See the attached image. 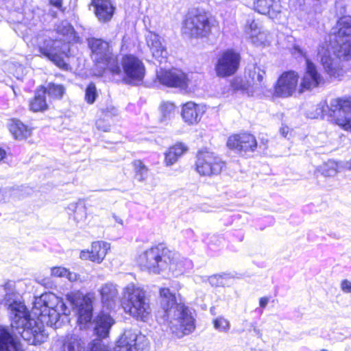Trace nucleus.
I'll list each match as a JSON object with an SVG mask.
<instances>
[{
  "mask_svg": "<svg viewBox=\"0 0 351 351\" xmlns=\"http://www.w3.org/2000/svg\"><path fill=\"white\" fill-rule=\"evenodd\" d=\"M3 304L10 312L11 331L0 328V351H23L17 335L29 344L44 342L47 339L44 324L57 328L61 326L60 316L70 313L63 300L52 293L36 298L32 313L37 316L38 321L30 318L25 305L16 293H6Z\"/></svg>",
  "mask_w": 351,
  "mask_h": 351,
  "instance_id": "1",
  "label": "nucleus"
},
{
  "mask_svg": "<svg viewBox=\"0 0 351 351\" xmlns=\"http://www.w3.org/2000/svg\"><path fill=\"white\" fill-rule=\"evenodd\" d=\"M321 62L330 77H339L343 73V62L351 59V16L340 18L332 29L328 43L319 49Z\"/></svg>",
  "mask_w": 351,
  "mask_h": 351,
  "instance_id": "2",
  "label": "nucleus"
},
{
  "mask_svg": "<svg viewBox=\"0 0 351 351\" xmlns=\"http://www.w3.org/2000/svg\"><path fill=\"white\" fill-rule=\"evenodd\" d=\"M160 304L161 319L172 335L178 338L192 333L195 329V319L193 313L188 306L178 303L175 293L168 288L160 289Z\"/></svg>",
  "mask_w": 351,
  "mask_h": 351,
  "instance_id": "3",
  "label": "nucleus"
},
{
  "mask_svg": "<svg viewBox=\"0 0 351 351\" xmlns=\"http://www.w3.org/2000/svg\"><path fill=\"white\" fill-rule=\"evenodd\" d=\"M122 307L127 314L137 321L147 322L152 313L149 299L143 288L133 283L128 285L123 290Z\"/></svg>",
  "mask_w": 351,
  "mask_h": 351,
  "instance_id": "4",
  "label": "nucleus"
},
{
  "mask_svg": "<svg viewBox=\"0 0 351 351\" xmlns=\"http://www.w3.org/2000/svg\"><path fill=\"white\" fill-rule=\"evenodd\" d=\"M138 262L143 269L154 274H159L167 268L173 270L176 265L173 253L163 244L146 250L139 255Z\"/></svg>",
  "mask_w": 351,
  "mask_h": 351,
  "instance_id": "5",
  "label": "nucleus"
},
{
  "mask_svg": "<svg viewBox=\"0 0 351 351\" xmlns=\"http://www.w3.org/2000/svg\"><path fill=\"white\" fill-rule=\"evenodd\" d=\"M88 45L91 50V58L100 69L98 75H101L106 69L113 74L121 73V68L110 43L101 38H90L88 39Z\"/></svg>",
  "mask_w": 351,
  "mask_h": 351,
  "instance_id": "6",
  "label": "nucleus"
},
{
  "mask_svg": "<svg viewBox=\"0 0 351 351\" xmlns=\"http://www.w3.org/2000/svg\"><path fill=\"white\" fill-rule=\"evenodd\" d=\"M350 109L351 103L348 101L339 98L333 99L330 101L329 105L326 101L320 102L316 108L315 114L311 115L310 117L317 119L328 115L332 118L337 125L345 128L348 119L347 115L350 113Z\"/></svg>",
  "mask_w": 351,
  "mask_h": 351,
  "instance_id": "7",
  "label": "nucleus"
},
{
  "mask_svg": "<svg viewBox=\"0 0 351 351\" xmlns=\"http://www.w3.org/2000/svg\"><path fill=\"white\" fill-rule=\"evenodd\" d=\"M94 293H88L83 295L80 291L70 292L66 295V300L75 311L77 315V322L80 325L90 323L93 318V302Z\"/></svg>",
  "mask_w": 351,
  "mask_h": 351,
  "instance_id": "8",
  "label": "nucleus"
},
{
  "mask_svg": "<svg viewBox=\"0 0 351 351\" xmlns=\"http://www.w3.org/2000/svg\"><path fill=\"white\" fill-rule=\"evenodd\" d=\"M69 51L68 43H62L60 40H45L39 46V51L49 60L60 68H65L67 64L64 60V56H67Z\"/></svg>",
  "mask_w": 351,
  "mask_h": 351,
  "instance_id": "9",
  "label": "nucleus"
},
{
  "mask_svg": "<svg viewBox=\"0 0 351 351\" xmlns=\"http://www.w3.org/2000/svg\"><path fill=\"white\" fill-rule=\"evenodd\" d=\"M241 62L239 53L234 49H227L217 57L215 71L219 77H226L234 75L238 70Z\"/></svg>",
  "mask_w": 351,
  "mask_h": 351,
  "instance_id": "10",
  "label": "nucleus"
},
{
  "mask_svg": "<svg viewBox=\"0 0 351 351\" xmlns=\"http://www.w3.org/2000/svg\"><path fill=\"white\" fill-rule=\"evenodd\" d=\"M224 167V162L212 152H199L197 155L195 169L200 176L218 175Z\"/></svg>",
  "mask_w": 351,
  "mask_h": 351,
  "instance_id": "11",
  "label": "nucleus"
},
{
  "mask_svg": "<svg viewBox=\"0 0 351 351\" xmlns=\"http://www.w3.org/2000/svg\"><path fill=\"white\" fill-rule=\"evenodd\" d=\"M183 34L190 37H207L211 32V25L206 14H189L184 21Z\"/></svg>",
  "mask_w": 351,
  "mask_h": 351,
  "instance_id": "12",
  "label": "nucleus"
},
{
  "mask_svg": "<svg viewBox=\"0 0 351 351\" xmlns=\"http://www.w3.org/2000/svg\"><path fill=\"white\" fill-rule=\"evenodd\" d=\"M136 340L137 334L135 331L131 329L125 330L117 341L114 351H138ZM88 351H111V350L102 343L100 339H97L90 344Z\"/></svg>",
  "mask_w": 351,
  "mask_h": 351,
  "instance_id": "13",
  "label": "nucleus"
},
{
  "mask_svg": "<svg viewBox=\"0 0 351 351\" xmlns=\"http://www.w3.org/2000/svg\"><path fill=\"white\" fill-rule=\"evenodd\" d=\"M123 80L128 84H136L143 80L145 69L141 60L133 55H125L121 59Z\"/></svg>",
  "mask_w": 351,
  "mask_h": 351,
  "instance_id": "14",
  "label": "nucleus"
},
{
  "mask_svg": "<svg viewBox=\"0 0 351 351\" xmlns=\"http://www.w3.org/2000/svg\"><path fill=\"white\" fill-rule=\"evenodd\" d=\"M227 146L229 149L243 154L253 152L257 147V141L252 134L243 133L230 136Z\"/></svg>",
  "mask_w": 351,
  "mask_h": 351,
  "instance_id": "15",
  "label": "nucleus"
},
{
  "mask_svg": "<svg viewBox=\"0 0 351 351\" xmlns=\"http://www.w3.org/2000/svg\"><path fill=\"white\" fill-rule=\"evenodd\" d=\"M157 79L160 84L169 87H176L185 90L188 86V79L182 71L178 69L157 71Z\"/></svg>",
  "mask_w": 351,
  "mask_h": 351,
  "instance_id": "16",
  "label": "nucleus"
},
{
  "mask_svg": "<svg viewBox=\"0 0 351 351\" xmlns=\"http://www.w3.org/2000/svg\"><path fill=\"white\" fill-rule=\"evenodd\" d=\"M298 82V75L294 71L283 73L278 78L275 87L274 95L287 97L295 91Z\"/></svg>",
  "mask_w": 351,
  "mask_h": 351,
  "instance_id": "17",
  "label": "nucleus"
},
{
  "mask_svg": "<svg viewBox=\"0 0 351 351\" xmlns=\"http://www.w3.org/2000/svg\"><path fill=\"white\" fill-rule=\"evenodd\" d=\"M306 71L300 84V91L311 90L324 84V79L318 73L315 64L306 60Z\"/></svg>",
  "mask_w": 351,
  "mask_h": 351,
  "instance_id": "18",
  "label": "nucleus"
},
{
  "mask_svg": "<svg viewBox=\"0 0 351 351\" xmlns=\"http://www.w3.org/2000/svg\"><path fill=\"white\" fill-rule=\"evenodd\" d=\"M54 351H85V343L75 335H68L57 340Z\"/></svg>",
  "mask_w": 351,
  "mask_h": 351,
  "instance_id": "19",
  "label": "nucleus"
},
{
  "mask_svg": "<svg viewBox=\"0 0 351 351\" xmlns=\"http://www.w3.org/2000/svg\"><path fill=\"white\" fill-rule=\"evenodd\" d=\"M91 5L99 22L107 23L112 19L115 7L110 0H92Z\"/></svg>",
  "mask_w": 351,
  "mask_h": 351,
  "instance_id": "20",
  "label": "nucleus"
},
{
  "mask_svg": "<svg viewBox=\"0 0 351 351\" xmlns=\"http://www.w3.org/2000/svg\"><path fill=\"white\" fill-rule=\"evenodd\" d=\"M110 244L104 241H95L92 243L90 251H82L80 258L100 263L105 258Z\"/></svg>",
  "mask_w": 351,
  "mask_h": 351,
  "instance_id": "21",
  "label": "nucleus"
},
{
  "mask_svg": "<svg viewBox=\"0 0 351 351\" xmlns=\"http://www.w3.org/2000/svg\"><path fill=\"white\" fill-rule=\"evenodd\" d=\"M91 324L93 326L95 334L97 337L106 338L114 324V320L108 313L101 311L94 319Z\"/></svg>",
  "mask_w": 351,
  "mask_h": 351,
  "instance_id": "22",
  "label": "nucleus"
},
{
  "mask_svg": "<svg viewBox=\"0 0 351 351\" xmlns=\"http://www.w3.org/2000/svg\"><path fill=\"white\" fill-rule=\"evenodd\" d=\"M146 42L148 47L154 57L160 63L166 62L167 52L162 45L160 36L152 32L146 35Z\"/></svg>",
  "mask_w": 351,
  "mask_h": 351,
  "instance_id": "23",
  "label": "nucleus"
},
{
  "mask_svg": "<svg viewBox=\"0 0 351 351\" xmlns=\"http://www.w3.org/2000/svg\"><path fill=\"white\" fill-rule=\"evenodd\" d=\"M203 113L202 107L194 102L189 101L182 106L181 116L183 121L191 125L199 123Z\"/></svg>",
  "mask_w": 351,
  "mask_h": 351,
  "instance_id": "24",
  "label": "nucleus"
},
{
  "mask_svg": "<svg viewBox=\"0 0 351 351\" xmlns=\"http://www.w3.org/2000/svg\"><path fill=\"white\" fill-rule=\"evenodd\" d=\"M255 11L262 14H268L270 18H275L281 12V6L274 0H253Z\"/></svg>",
  "mask_w": 351,
  "mask_h": 351,
  "instance_id": "25",
  "label": "nucleus"
},
{
  "mask_svg": "<svg viewBox=\"0 0 351 351\" xmlns=\"http://www.w3.org/2000/svg\"><path fill=\"white\" fill-rule=\"evenodd\" d=\"M8 127L13 136L17 140L25 139L32 134V129L18 119L10 120Z\"/></svg>",
  "mask_w": 351,
  "mask_h": 351,
  "instance_id": "26",
  "label": "nucleus"
},
{
  "mask_svg": "<svg viewBox=\"0 0 351 351\" xmlns=\"http://www.w3.org/2000/svg\"><path fill=\"white\" fill-rule=\"evenodd\" d=\"M186 151L187 147L183 143H178L171 147L165 153V162L166 165H173Z\"/></svg>",
  "mask_w": 351,
  "mask_h": 351,
  "instance_id": "27",
  "label": "nucleus"
},
{
  "mask_svg": "<svg viewBox=\"0 0 351 351\" xmlns=\"http://www.w3.org/2000/svg\"><path fill=\"white\" fill-rule=\"evenodd\" d=\"M67 209L69 215H73V220L77 223L84 222L86 219V208L83 202L71 203Z\"/></svg>",
  "mask_w": 351,
  "mask_h": 351,
  "instance_id": "28",
  "label": "nucleus"
},
{
  "mask_svg": "<svg viewBox=\"0 0 351 351\" xmlns=\"http://www.w3.org/2000/svg\"><path fill=\"white\" fill-rule=\"evenodd\" d=\"M100 294L103 302L112 307L118 294L117 286L111 282L106 283L101 287Z\"/></svg>",
  "mask_w": 351,
  "mask_h": 351,
  "instance_id": "29",
  "label": "nucleus"
},
{
  "mask_svg": "<svg viewBox=\"0 0 351 351\" xmlns=\"http://www.w3.org/2000/svg\"><path fill=\"white\" fill-rule=\"evenodd\" d=\"M46 91L39 90L36 91L34 98L29 103V108L34 112L45 110L47 108V104L45 101Z\"/></svg>",
  "mask_w": 351,
  "mask_h": 351,
  "instance_id": "30",
  "label": "nucleus"
},
{
  "mask_svg": "<svg viewBox=\"0 0 351 351\" xmlns=\"http://www.w3.org/2000/svg\"><path fill=\"white\" fill-rule=\"evenodd\" d=\"M162 117L160 121L162 122H167L173 118L175 115L176 107L175 105L169 101H164L161 104L160 107Z\"/></svg>",
  "mask_w": 351,
  "mask_h": 351,
  "instance_id": "31",
  "label": "nucleus"
},
{
  "mask_svg": "<svg viewBox=\"0 0 351 351\" xmlns=\"http://www.w3.org/2000/svg\"><path fill=\"white\" fill-rule=\"evenodd\" d=\"M265 75V71L257 65L253 66V69L249 71V77L251 78L253 85L256 88L262 86Z\"/></svg>",
  "mask_w": 351,
  "mask_h": 351,
  "instance_id": "32",
  "label": "nucleus"
},
{
  "mask_svg": "<svg viewBox=\"0 0 351 351\" xmlns=\"http://www.w3.org/2000/svg\"><path fill=\"white\" fill-rule=\"evenodd\" d=\"M44 90L49 97L53 99H60L65 93V88L61 84L49 83Z\"/></svg>",
  "mask_w": 351,
  "mask_h": 351,
  "instance_id": "33",
  "label": "nucleus"
},
{
  "mask_svg": "<svg viewBox=\"0 0 351 351\" xmlns=\"http://www.w3.org/2000/svg\"><path fill=\"white\" fill-rule=\"evenodd\" d=\"M132 164L135 171V178L138 182L145 181L148 176V169L141 160H134Z\"/></svg>",
  "mask_w": 351,
  "mask_h": 351,
  "instance_id": "34",
  "label": "nucleus"
},
{
  "mask_svg": "<svg viewBox=\"0 0 351 351\" xmlns=\"http://www.w3.org/2000/svg\"><path fill=\"white\" fill-rule=\"evenodd\" d=\"M213 323L215 329L220 332L228 333L230 330V323L229 320L222 316L215 318Z\"/></svg>",
  "mask_w": 351,
  "mask_h": 351,
  "instance_id": "35",
  "label": "nucleus"
},
{
  "mask_svg": "<svg viewBox=\"0 0 351 351\" xmlns=\"http://www.w3.org/2000/svg\"><path fill=\"white\" fill-rule=\"evenodd\" d=\"M98 97L97 90L93 83L89 84L85 90V100L89 104H93Z\"/></svg>",
  "mask_w": 351,
  "mask_h": 351,
  "instance_id": "36",
  "label": "nucleus"
},
{
  "mask_svg": "<svg viewBox=\"0 0 351 351\" xmlns=\"http://www.w3.org/2000/svg\"><path fill=\"white\" fill-rule=\"evenodd\" d=\"M268 37L269 35L265 31L258 30V32L256 33L255 35L252 36L251 40L252 42L257 46L259 45H266L268 42Z\"/></svg>",
  "mask_w": 351,
  "mask_h": 351,
  "instance_id": "37",
  "label": "nucleus"
},
{
  "mask_svg": "<svg viewBox=\"0 0 351 351\" xmlns=\"http://www.w3.org/2000/svg\"><path fill=\"white\" fill-rule=\"evenodd\" d=\"M57 32L63 36H66L68 39H70L73 35L74 28L67 21H63L60 25L58 26Z\"/></svg>",
  "mask_w": 351,
  "mask_h": 351,
  "instance_id": "38",
  "label": "nucleus"
},
{
  "mask_svg": "<svg viewBox=\"0 0 351 351\" xmlns=\"http://www.w3.org/2000/svg\"><path fill=\"white\" fill-rule=\"evenodd\" d=\"M261 29L262 27H261L260 24L258 22L253 20L249 24L247 34L251 37L252 36L255 35L256 33H258V30Z\"/></svg>",
  "mask_w": 351,
  "mask_h": 351,
  "instance_id": "39",
  "label": "nucleus"
},
{
  "mask_svg": "<svg viewBox=\"0 0 351 351\" xmlns=\"http://www.w3.org/2000/svg\"><path fill=\"white\" fill-rule=\"evenodd\" d=\"M67 269L62 267H54L51 269V275L55 277H65Z\"/></svg>",
  "mask_w": 351,
  "mask_h": 351,
  "instance_id": "40",
  "label": "nucleus"
},
{
  "mask_svg": "<svg viewBox=\"0 0 351 351\" xmlns=\"http://www.w3.org/2000/svg\"><path fill=\"white\" fill-rule=\"evenodd\" d=\"M209 283L213 287H223V282L219 274L211 276L208 278Z\"/></svg>",
  "mask_w": 351,
  "mask_h": 351,
  "instance_id": "41",
  "label": "nucleus"
},
{
  "mask_svg": "<svg viewBox=\"0 0 351 351\" xmlns=\"http://www.w3.org/2000/svg\"><path fill=\"white\" fill-rule=\"evenodd\" d=\"M101 111L107 117H112L118 114V110L112 106H108L105 108H102Z\"/></svg>",
  "mask_w": 351,
  "mask_h": 351,
  "instance_id": "42",
  "label": "nucleus"
},
{
  "mask_svg": "<svg viewBox=\"0 0 351 351\" xmlns=\"http://www.w3.org/2000/svg\"><path fill=\"white\" fill-rule=\"evenodd\" d=\"M341 289L345 293H351V282L348 280H343L341 283Z\"/></svg>",
  "mask_w": 351,
  "mask_h": 351,
  "instance_id": "43",
  "label": "nucleus"
},
{
  "mask_svg": "<svg viewBox=\"0 0 351 351\" xmlns=\"http://www.w3.org/2000/svg\"><path fill=\"white\" fill-rule=\"evenodd\" d=\"M65 278H66L70 282H76L80 280V275L71 272L67 269V274H66Z\"/></svg>",
  "mask_w": 351,
  "mask_h": 351,
  "instance_id": "44",
  "label": "nucleus"
},
{
  "mask_svg": "<svg viewBox=\"0 0 351 351\" xmlns=\"http://www.w3.org/2000/svg\"><path fill=\"white\" fill-rule=\"evenodd\" d=\"M219 276L221 278V282H223V287L228 285L229 280H230L232 278L228 274H219Z\"/></svg>",
  "mask_w": 351,
  "mask_h": 351,
  "instance_id": "45",
  "label": "nucleus"
},
{
  "mask_svg": "<svg viewBox=\"0 0 351 351\" xmlns=\"http://www.w3.org/2000/svg\"><path fill=\"white\" fill-rule=\"evenodd\" d=\"M250 326V330H253L256 336H258V337H261L262 334L261 332V330L256 327V326L254 323H251Z\"/></svg>",
  "mask_w": 351,
  "mask_h": 351,
  "instance_id": "46",
  "label": "nucleus"
},
{
  "mask_svg": "<svg viewBox=\"0 0 351 351\" xmlns=\"http://www.w3.org/2000/svg\"><path fill=\"white\" fill-rule=\"evenodd\" d=\"M269 302L268 298L263 297L260 298L259 304L261 308H265Z\"/></svg>",
  "mask_w": 351,
  "mask_h": 351,
  "instance_id": "47",
  "label": "nucleus"
},
{
  "mask_svg": "<svg viewBox=\"0 0 351 351\" xmlns=\"http://www.w3.org/2000/svg\"><path fill=\"white\" fill-rule=\"evenodd\" d=\"M280 134L284 136L287 137L288 133H289V128L287 126H282L280 130Z\"/></svg>",
  "mask_w": 351,
  "mask_h": 351,
  "instance_id": "48",
  "label": "nucleus"
},
{
  "mask_svg": "<svg viewBox=\"0 0 351 351\" xmlns=\"http://www.w3.org/2000/svg\"><path fill=\"white\" fill-rule=\"evenodd\" d=\"M50 3L58 8L62 6V0H50Z\"/></svg>",
  "mask_w": 351,
  "mask_h": 351,
  "instance_id": "49",
  "label": "nucleus"
},
{
  "mask_svg": "<svg viewBox=\"0 0 351 351\" xmlns=\"http://www.w3.org/2000/svg\"><path fill=\"white\" fill-rule=\"evenodd\" d=\"M293 49L295 52L298 53L300 56H304V51L299 46H295Z\"/></svg>",
  "mask_w": 351,
  "mask_h": 351,
  "instance_id": "50",
  "label": "nucleus"
},
{
  "mask_svg": "<svg viewBox=\"0 0 351 351\" xmlns=\"http://www.w3.org/2000/svg\"><path fill=\"white\" fill-rule=\"evenodd\" d=\"M112 217L115 220L116 222L119 223L121 225H123V220L115 215H112Z\"/></svg>",
  "mask_w": 351,
  "mask_h": 351,
  "instance_id": "51",
  "label": "nucleus"
},
{
  "mask_svg": "<svg viewBox=\"0 0 351 351\" xmlns=\"http://www.w3.org/2000/svg\"><path fill=\"white\" fill-rule=\"evenodd\" d=\"M5 156V152L4 149L0 148V161Z\"/></svg>",
  "mask_w": 351,
  "mask_h": 351,
  "instance_id": "52",
  "label": "nucleus"
},
{
  "mask_svg": "<svg viewBox=\"0 0 351 351\" xmlns=\"http://www.w3.org/2000/svg\"><path fill=\"white\" fill-rule=\"evenodd\" d=\"M335 173H336V170L335 169H331V170L329 171V172L326 173V175L330 176L335 175Z\"/></svg>",
  "mask_w": 351,
  "mask_h": 351,
  "instance_id": "53",
  "label": "nucleus"
},
{
  "mask_svg": "<svg viewBox=\"0 0 351 351\" xmlns=\"http://www.w3.org/2000/svg\"><path fill=\"white\" fill-rule=\"evenodd\" d=\"M348 168L351 170V159L346 164Z\"/></svg>",
  "mask_w": 351,
  "mask_h": 351,
  "instance_id": "54",
  "label": "nucleus"
},
{
  "mask_svg": "<svg viewBox=\"0 0 351 351\" xmlns=\"http://www.w3.org/2000/svg\"><path fill=\"white\" fill-rule=\"evenodd\" d=\"M321 351H327V350H322Z\"/></svg>",
  "mask_w": 351,
  "mask_h": 351,
  "instance_id": "55",
  "label": "nucleus"
}]
</instances>
